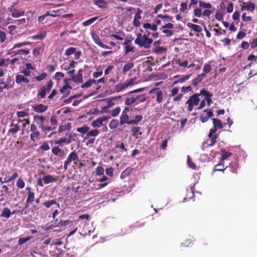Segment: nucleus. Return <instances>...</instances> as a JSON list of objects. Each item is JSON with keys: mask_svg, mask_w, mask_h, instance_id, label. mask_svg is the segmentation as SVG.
I'll list each match as a JSON object with an SVG mask.
<instances>
[{"mask_svg": "<svg viewBox=\"0 0 257 257\" xmlns=\"http://www.w3.org/2000/svg\"><path fill=\"white\" fill-rule=\"evenodd\" d=\"M146 100V98L144 94H132L129 92L125 98L124 104L127 106L132 105H136L138 104L140 102H144Z\"/></svg>", "mask_w": 257, "mask_h": 257, "instance_id": "nucleus-1", "label": "nucleus"}, {"mask_svg": "<svg viewBox=\"0 0 257 257\" xmlns=\"http://www.w3.org/2000/svg\"><path fill=\"white\" fill-rule=\"evenodd\" d=\"M153 41L152 39L149 38L147 35H142L139 34L137 37L135 41V44L138 45L141 47H144L146 49L150 48L151 44L153 43Z\"/></svg>", "mask_w": 257, "mask_h": 257, "instance_id": "nucleus-2", "label": "nucleus"}, {"mask_svg": "<svg viewBox=\"0 0 257 257\" xmlns=\"http://www.w3.org/2000/svg\"><path fill=\"white\" fill-rule=\"evenodd\" d=\"M128 114L121 113L120 117V124L123 125L125 123L128 124L137 125L143 119L141 115H136L134 119L130 120Z\"/></svg>", "mask_w": 257, "mask_h": 257, "instance_id": "nucleus-3", "label": "nucleus"}, {"mask_svg": "<svg viewBox=\"0 0 257 257\" xmlns=\"http://www.w3.org/2000/svg\"><path fill=\"white\" fill-rule=\"evenodd\" d=\"M79 161V158L77 153L75 151L71 152L68 155L67 159L64 162V169L65 170L68 169V166L73 162L75 165H76Z\"/></svg>", "mask_w": 257, "mask_h": 257, "instance_id": "nucleus-4", "label": "nucleus"}, {"mask_svg": "<svg viewBox=\"0 0 257 257\" xmlns=\"http://www.w3.org/2000/svg\"><path fill=\"white\" fill-rule=\"evenodd\" d=\"M34 119L36 123L40 125V127L43 132L47 133L52 131V128L48 127L45 123V121L46 119V117L43 116L36 115L34 117Z\"/></svg>", "mask_w": 257, "mask_h": 257, "instance_id": "nucleus-5", "label": "nucleus"}, {"mask_svg": "<svg viewBox=\"0 0 257 257\" xmlns=\"http://www.w3.org/2000/svg\"><path fill=\"white\" fill-rule=\"evenodd\" d=\"M199 93H195L190 96L188 100L186 101V104H188V110L192 111L193 109L194 105H197L200 101Z\"/></svg>", "mask_w": 257, "mask_h": 257, "instance_id": "nucleus-6", "label": "nucleus"}, {"mask_svg": "<svg viewBox=\"0 0 257 257\" xmlns=\"http://www.w3.org/2000/svg\"><path fill=\"white\" fill-rule=\"evenodd\" d=\"M53 85V82L52 80L48 82L47 86H43L38 93L37 96H40L41 98H44L47 92H49L52 89Z\"/></svg>", "mask_w": 257, "mask_h": 257, "instance_id": "nucleus-7", "label": "nucleus"}, {"mask_svg": "<svg viewBox=\"0 0 257 257\" xmlns=\"http://www.w3.org/2000/svg\"><path fill=\"white\" fill-rule=\"evenodd\" d=\"M133 79H129L123 83H121L115 85L114 87V90L116 92H119L124 90L125 88L130 86H132L134 84Z\"/></svg>", "mask_w": 257, "mask_h": 257, "instance_id": "nucleus-8", "label": "nucleus"}, {"mask_svg": "<svg viewBox=\"0 0 257 257\" xmlns=\"http://www.w3.org/2000/svg\"><path fill=\"white\" fill-rule=\"evenodd\" d=\"M109 118V117L107 116H102L101 117H99L96 119L92 121L91 124L92 126L94 128L99 127L103 125V122L104 121H107Z\"/></svg>", "mask_w": 257, "mask_h": 257, "instance_id": "nucleus-9", "label": "nucleus"}, {"mask_svg": "<svg viewBox=\"0 0 257 257\" xmlns=\"http://www.w3.org/2000/svg\"><path fill=\"white\" fill-rule=\"evenodd\" d=\"M9 11L12 14L13 18H17L23 16L25 15V12L24 11H19L13 7H10L8 9Z\"/></svg>", "mask_w": 257, "mask_h": 257, "instance_id": "nucleus-10", "label": "nucleus"}, {"mask_svg": "<svg viewBox=\"0 0 257 257\" xmlns=\"http://www.w3.org/2000/svg\"><path fill=\"white\" fill-rule=\"evenodd\" d=\"M240 7L241 11L246 10L253 12L255 9L254 4L250 2H242V5Z\"/></svg>", "mask_w": 257, "mask_h": 257, "instance_id": "nucleus-11", "label": "nucleus"}, {"mask_svg": "<svg viewBox=\"0 0 257 257\" xmlns=\"http://www.w3.org/2000/svg\"><path fill=\"white\" fill-rule=\"evenodd\" d=\"M33 110L37 113H43L46 111L48 109L47 105H44L42 104H36L32 105Z\"/></svg>", "mask_w": 257, "mask_h": 257, "instance_id": "nucleus-12", "label": "nucleus"}, {"mask_svg": "<svg viewBox=\"0 0 257 257\" xmlns=\"http://www.w3.org/2000/svg\"><path fill=\"white\" fill-rule=\"evenodd\" d=\"M150 93H156V101L158 103H161L163 101V92L161 90H159V88H154L150 91Z\"/></svg>", "mask_w": 257, "mask_h": 257, "instance_id": "nucleus-13", "label": "nucleus"}, {"mask_svg": "<svg viewBox=\"0 0 257 257\" xmlns=\"http://www.w3.org/2000/svg\"><path fill=\"white\" fill-rule=\"evenodd\" d=\"M208 137L210 140L207 141L206 142H204L202 145L203 148L205 147V144H207V147H208L209 146H213L216 143V139L217 138V136L216 135H208Z\"/></svg>", "mask_w": 257, "mask_h": 257, "instance_id": "nucleus-14", "label": "nucleus"}, {"mask_svg": "<svg viewBox=\"0 0 257 257\" xmlns=\"http://www.w3.org/2000/svg\"><path fill=\"white\" fill-rule=\"evenodd\" d=\"M99 134V131L97 128H94L88 131V133L84 138V140L89 139L90 137H97Z\"/></svg>", "mask_w": 257, "mask_h": 257, "instance_id": "nucleus-15", "label": "nucleus"}, {"mask_svg": "<svg viewBox=\"0 0 257 257\" xmlns=\"http://www.w3.org/2000/svg\"><path fill=\"white\" fill-rule=\"evenodd\" d=\"M12 54V56L18 55L19 56H22L23 55L26 56L30 53L29 50H23L20 49L17 51H12L10 53Z\"/></svg>", "mask_w": 257, "mask_h": 257, "instance_id": "nucleus-16", "label": "nucleus"}, {"mask_svg": "<svg viewBox=\"0 0 257 257\" xmlns=\"http://www.w3.org/2000/svg\"><path fill=\"white\" fill-rule=\"evenodd\" d=\"M26 189L28 191V195L27 199V203H32L35 199V193L31 190L30 187H27Z\"/></svg>", "mask_w": 257, "mask_h": 257, "instance_id": "nucleus-17", "label": "nucleus"}, {"mask_svg": "<svg viewBox=\"0 0 257 257\" xmlns=\"http://www.w3.org/2000/svg\"><path fill=\"white\" fill-rule=\"evenodd\" d=\"M187 26L189 28L191 29L192 30L197 33H200L202 31V28L200 26L191 23H188L187 24Z\"/></svg>", "mask_w": 257, "mask_h": 257, "instance_id": "nucleus-18", "label": "nucleus"}, {"mask_svg": "<svg viewBox=\"0 0 257 257\" xmlns=\"http://www.w3.org/2000/svg\"><path fill=\"white\" fill-rule=\"evenodd\" d=\"M29 82V79L22 75L19 74L16 76V82L18 84H20L22 82L28 83Z\"/></svg>", "mask_w": 257, "mask_h": 257, "instance_id": "nucleus-19", "label": "nucleus"}, {"mask_svg": "<svg viewBox=\"0 0 257 257\" xmlns=\"http://www.w3.org/2000/svg\"><path fill=\"white\" fill-rule=\"evenodd\" d=\"M42 180L45 184H48L51 182H54L57 181V179L50 175H47L43 176Z\"/></svg>", "mask_w": 257, "mask_h": 257, "instance_id": "nucleus-20", "label": "nucleus"}, {"mask_svg": "<svg viewBox=\"0 0 257 257\" xmlns=\"http://www.w3.org/2000/svg\"><path fill=\"white\" fill-rule=\"evenodd\" d=\"M9 80L5 81L4 78L0 79V93L3 92L4 89H9Z\"/></svg>", "mask_w": 257, "mask_h": 257, "instance_id": "nucleus-21", "label": "nucleus"}, {"mask_svg": "<svg viewBox=\"0 0 257 257\" xmlns=\"http://www.w3.org/2000/svg\"><path fill=\"white\" fill-rule=\"evenodd\" d=\"M206 77L204 73L199 74L197 77L192 80V84L194 86H197L202 80Z\"/></svg>", "mask_w": 257, "mask_h": 257, "instance_id": "nucleus-22", "label": "nucleus"}, {"mask_svg": "<svg viewBox=\"0 0 257 257\" xmlns=\"http://www.w3.org/2000/svg\"><path fill=\"white\" fill-rule=\"evenodd\" d=\"M204 112H207V116H201L200 117V120L202 123L206 122L208 121L209 118L211 117H212L213 115V112L211 111V109L207 110L205 109L204 110Z\"/></svg>", "mask_w": 257, "mask_h": 257, "instance_id": "nucleus-23", "label": "nucleus"}, {"mask_svg": "<svg viewBox=\"0 0 257 257\" xmlns=\"http://www.w3.org/2000/svg\"><path fill=\"white\" fill-rule=\"evenodd\" d=\"M50 122L51 125H53V126H49L51 128H52V131L56 129L58 124V121L57 116L55 115H52L51 116Z\"/></svg>", "mask_w": 257, "mask_h": 257, "instance_id": "nucleus-24", "label": "nucleus"}, {"mask_svg": "<svg viewBox=\"0 0 257 257\" xmlns=\"http://www.w3.org/2000/svg\"><path fill=\"white\" fill-rule=\"evenodd\" d=\"M70 89L71 87L68 84H66L61 89L60 92L64 95V96H67L70 94Z\"/></svg>", "mask_w": 257, "mask_h": 257, "instance_id": "nucleus-25", "label": "nucleus"}, {"mask_svg": "<svg viewBox=\"0 0 257 257\" xmlns=\"http://www.w3.org/2000/svg\"><path fill=\"white\" fill-rule=\"evenodd\" d=\"M20 130V127L18 124H15L12 123L11 124V128L9 130V133L11 134L12 135L16 134Z\"/></svg>", "mask_w": 257, "mask_h": 257, "instance_id": "nucleus-26", "label": "nucleus"}, {"mask_svg": "<svg viewBox=\"0 0 257 257\" xmlns=\"http://www.w3.org/2000/svg\"><path fill=\"white\" fill-rule=\"evenodd\" d=\"M11 215L12 213L10 209L8 208H4L2 211V213L1 214V216L2 217L9 218L11 217Z\"/></svg>", "mask_w": 257, "mask_h": 257, "instance_id": "nucleus-27", "label": "nucleus"}, {"mask_svg": "<svg viewBox=\"0 0 257 257\" xmlns=\"http://www.w3.org/2000/svg\"><path fill=\"white\" fill-rule=\"evenodd\" d=\"M52 153L57 156H62L63 152L58 146H54L52 149Z\"/></svg>", "mask_w": 257, "mask_h": 257, "instance_id": "nucleus-28", "label": "nucleus"}, {"mask_svg": "<svg viewBox=\"0 0 257 257\" xmlns=\"http://www.w3.org/2000/svg\"><path fill=\"white\" fill-rule=\"evenodd\" d=\"M95 5L101 9H105L107 8V3L104 0H97L95 2Z\"/></svg>", "mask_w": 257, "mask_h": 257, "instance_id": "nucleus-29", "label": "nucleus"}, {"mask_svg": "<svg viewBox=\"0 0 257 257\" xmlns=\"http://www.w3.org/2000/svg\"><path fill=\"white\" fill-rule=\"evenodd\" d=\"M47 33L45 31L41 32L37 35L33 36L32 38L33 40H42L46 36Z\"/></svg>", "mask_w": 257, "mask_h": 257, "instance_id": "nucleus-30", "label": "nucleus"}, {"mask_svg": "<svg viewBox=\"0 0 257 257\" xmlns=\"http://www.w3.org/2000/svg\"><path fill=\"white\" fill-rule=\"evenodd\" d=\"M91 34L94 43L99 46L102 42H101L98 36L94 32H92Z\"/></svg>", "mask_w": 257, "mask_h": 257, "instance_id": "nucleus-31", "label": "nucleus"}, {"mask_svg": "<svg viewBox=\"0 0 257 257\" xmlns=\"http://www.w3.org/2000/svg\"><path fill=\"white\" fill-rule=\"evenodd\" d=\"M72 80L75 82L82 83L83 81V75L81 74H78L76 75H72Z\"/></svg>", "mask_w": 257, "mask_h": 257, "instance_id": "nucleus-32", "label": "nucleus"}, {"mask_svg": "<svg viewBox=\"0 0 257 257\" xmlns=\"http://www.w3.org/2000/svg\"><path fill=\"white\" fill-rule=\"evenodd\" d=\"M89 130V128L88 126L84 125L80 127H78L76 129L77 132L80 133L82 134H87L88 131Z\"/></svg>", "mask_w": 257, "mask_h": 257, "instance_id": "nucleus-33", "label": "nucleus"}, {"mask_svg": "<svg viewBox=\"0 0 257 257\" xmlns=\"http://www.w3.org/2000/svg\"><path fill=\"white\" fill-rule=\"evenodd\" d=\"M98 17H97V16L91 18L89 19V20L83 22L82 25L84 27L88 26L90 25L91 24H92V23H93L95 21H96L98 19Z\"/></svg>", "mask_w": 257, "mask_h": 257, "instance_id": "nucleus-34", "label": "nucleus"}, {"mask_svg": "<svg viewBox=\"0 0 257 257\" xmlns=\"http://www.w3.org/2000/svg\"><path fill=\"white\" fill-rule=\"evenodd\" d=\"M213 126L215 127H217L219 129L223 128V126L220 119L217 118H213Z\"/></svg>", "mask_w": 257, "mask_h": 257, "instance_id": "nucleus-35", "label": "nucleus"}, {"mask_svg": "<svg viewBox=\"0 0 257 257\" xmlns=\"http://www.w3.org/2000/svg\"><path fill=\"white\" fill-rule=\"evenodd\" d=\"M119 121L117 119H112L109 123V127L111 130L115 129L117 127Z\"/></svg>", "mask_w": 257, "mask_h": 257, "instance_id": "nucleus-36", "label": "nucleus"}, {"mask_svg": "<svg viewBox=\"0 0 257 257\" xmlns=\"http://www.w3.org/2000/svg\"><path fill=\"white\" fill-rule=\"evenodd\" d=\"M143 27L145 29H151L153 31H156L157 30V25H151V24L148 23H145L143 25Z\"/></svg>", "mask_w": 257, "mask_h": 257, "instance_id": "nucleus-37", "label": "nucleus"}, {"mask_svg": "<svg viewBox=\"0 0 257 257\" xmlns=\"http://www.w3.org/2000/svg\"><path fill=\"white\" fill-rule=\"evenodd\" d=\"M43 205L45 206L47 208H49L52 205L56 204L58 208L60 207V205L59 203H57V202L55 200H51V201L45 202L43 203Z\"/></svg>", "mask_w": 257, "mask_h": 257, "instance_id": "nucleus-38", "label": "nucleus"}, {"mask_svg": "<svg viewBox=\"0 0 257 257\" xmlns=\"http://www.w3.org/2000/svg\"><path fill=\"white\" fill-rule=\"evenodd\" d=\"M134 66V64L133 62H128L125 64L123 67V73H126L132 69Z\"/></svg>", "mask_w": 257, "mask_h": 257, "instance_id": "nucleus-39", "label": "nucleus"}, {"mask_svg": "<svg viewBox=\"0 0 257 257\" xmlns=\"http://www.w3.org/2000/svg\"><path fill=\"white\" fill-rule=\"evenodd\" d=\"M232 154L230 152H226L224 150H222V157L221 162H223L225 160H226L228 157L231 156Z\"/></svg>", "mask_w": 257, "mask_h": 257, "instance_id": "nucleus-40", "label": "nucleus"}, {"mask_svg": "<svg viewBox=\"0 0 257 257\" xmlns=\"http://www.w3.org/2000/svg\"><path fill=\"white\" fill-rule=\"evenodd\" d=\"M199 7L205 9H209L211 8L212 6L210 3H205L204 2L200 1L199 2Z\"/></svg>", "mask_w": 257, "mask_h": 257, "instance_id": "nucleus-41", "label": "nucleus"}, {"mask_svg": "<svg viewBox=\"0 0 257 257\" xmlns=\"http://www.w3.org/2000/svg\"><path fill=\"white\" fill-rule=\"evenodd\" d=\"M29 44H30V43L28 42H20V43L15 44L14 45L13 48L12 49H11V52L14 51L13 50L15 49V48H20V47H23L24 46L28 45Z\"/></svg>", "mask_w": 257, "mask_h": 257, "instance_id": "nucleus-42", "label": "nucleus"}, {"mask_svg": "<svg viewBox=\"0 0 257 257\" xmlns=\"http://www.w3.org/2000/svg\"><path fill=\"white\" fill-rule=\"evenodd\" d=\"M224 164V162H222V163L221 162V163L216 165L214 166V168L213 169V172H215V171H224L227 168V166L224 169L220 168H217L218 167H219V166H221L223 167Z\"/></svg>", "mask_w": 257, "mask_h": 257, "instance_id": "nucleus-43", "label": "nucleus"}, {"mask_svg": "<svg viewBox=\"0 0 257 257\" xmlns=\"http://www.w3.org/2000/svg\"><path fill=\"white\" fill-rule=\"evenodd\" d=\"M76 49L75 48L70 47L66 50L65 54L66 56H69L72 54H74V53L76 52Z\"/></svg>", "mask_w": 257, "mask_h": 257, "instance_id": "nucleus-44", "label": "nucleus"}, {"mask_svg": "<svg viewBox=\"0 0 257 257\" xmlns=\"http://www.w3.org/2000/svg\"><path fill=\"white\" fill-rule=\"evenodd\" d=\"M17 186L20 189H23L25 187V183L23 179L20 178L17 182Z\"/></svg>", "mask_w": 257, "mask_h": 257, "instance_id": "nucleus-45", "label": "nucleus"}, {"mask_svg": "<svg viewBox=\"0 0 257 257\" xmlns=\"http://www.w3.org/2000/svg\"><path fill=\"white\" fill-rule=\"evenodd\" d=\"M47 76V74L46 73H42L39 76H35L34 78L37 80L38 81H41L44 80Z\"/></svg>", "mask_w": 257, "mask_h": 257, "instance_id": "nucleus-46", "label": "nucleus"}, {"mask_svg": "<svg viewBox=\"0 0 257 257\" xmlns=\"http://www.w3.org/2000/svg\"><path fill=\"white\" fill-rule=\"evenodd\" d=\"M104 171L103 168L100 166H98L96 169V175L97 176L102 175L103 174Z\"/></svg>", "mask_w": 257, "mask_h": 257, "instance_id": "nucleus-47", "label": "nucleus"}, {"mask_svg": "<svg viewBox=\"0 0 257 257\" xmlns=\"http://www.w3.org/2000/svg\"><path fill=\"white\" fill-rule=\"evenodd\" d=\"M40 136V133L39 131H37V132H33L31 135H30V138H31V140L33 141V142H35V140L36 138H38Z\"/></svg>", "mask_w": 257, "mask_h": 257, "instance_id": "nucleus-48", "label": "nucleus"}, {"mask_svg": "<svg viewBox=\"0 0 257 257\" xmlns=\"http://www.w3.org/2000/svg\"><path fill=\"white\" fill-rule=\"evenodd\" d=\"M121 111V108L120 107H117L115 108L111 112V115L113 117H115L117 116Z\"/></svg>", "mask_w": 257, "mask_h": 257, "instance_id": "nucleus-49", "label": "nucleus"}, {"mask_svg": "<svg viewBox=\"0 0 257 257\" xmlns=\"http://www.w3.org/2000/svg\"><path fill=\"white\" fill-rule=\"evenodd\" d=\"M117 98L116 97H114L111 98L110 99H109L107 102V105H106L107 107L110 108L112 106H113L114 105V100H116Z\"/></svg>", "mask_w": 257, "mask_h": 257, "instance_id": "nucleus-50", "label": "nucleus"}, {"mask_svg": "<svg viewBox=\"0 0 257 257\" xmlns=\"http://www.w3.org/2000/svg\"><path fill=\"white\" fill-rule=\"evenodd\" d=\"M211 70V66L210 64L206 63L204 64L203 70L205 73H208L210 72Z\"/></svg>", "mask_w": 257, "mask_h": 257, "instance_id": "nucleus-51", "label": "nucleus"}, {"mask_svg": "<svg viewBox=\"0 0 257 257\" xmlns=\"http://www.w3.org/2000/svg\"><path fill=\"white\" fill-rule=\"evenodd\" d=\"M6 34L5 32L0 30V43H3L6 40Z\"/></svg>", "mask_w": 257, "mask_h": 257, "instance_id": "nucleus-52", "label": "nucleus"}, {"mask_svg": "<svg viewBox=\"0 0 257 257\" xmlns=\"http://www.w3.org/2000/svg\"><path fill=\"white\" fill-rule=\"evenodd\" d=\"M199 94H200V95L201 94L204 95L206 97H211L212 96V94L210 93L204 89H202Z\"/></svg>", "mask_w": 257, "mask_h": 257, "instance_id": "nucleus-53", "label": "nucleus"}, {"mask_svg": "<svg viewBox=\"0 0 257 257\" xmlns=\"http://www.w3.org/2000/svg\"><path fill=\"white\" fill-rule=\"evenodd\" d=\"M40 148L43 151H48L50 149L48 143L47 142L43 143L40 146Z\"/></svg>", "mask_w": 257, "mask_h": 257, "instance_id": "nucleus-54", "label": "nucleus"}, {"mask_svg": "<svg viewBox=\"0 0 257 257\" xmlns=\"http://www.w3.org/2000/svg\"><path fill=\"white\" fill-rule=\"evenodd\" d=\"M242 20L244 22H250L252 20L250 16H246V13H244L241 16Z\"/></svg>", "mask_w": 257, "mask_h": 257, "instance_id": "nucleus-55", "label": "nucleus"}, {"mask_svg": "<svg viewBox=\"0 0 257 257\" xmlns=\"http://www.w3.org/2000/svg\"><path fill=\"white\" fill-rule=\"evenodd\" d=\"M9 61H10V59H2L0 61V66H7L9 63H10Z\"/></svg>", "mask_w": 257, "mask_h": 257, "instance_id": "nucleus-56", "label": "nucleus"}, {"mask_svg": "<svg viewBox=\"0 0 257 257\" xmlns=\"http://www.w3.org/2000/svg\"><path fill=\"white\" fill-rule=\"evenodd\" d=\"M18 177V174L17 173H14L8 179H7V181L8 182H10Z\"/></svg>", "mask_w": 257, "mask_h": 257, "instance_id": "nucleus-57", "label": "nucleus"}, {"mask_svg": "<svg viewBox=\"0 0 257 257\" xmlns=\"http://www.w3.org/2000/svg\"><path fill=\"white\" fill-rule=\"evenodd\" d=\"M9 62L10 64L13 65H15L16 64L17 65H20L21 64L19 58H15L12 60H10V61H9Z\"/></svg>", "mask_w": 257, "mask_h": 257, "instance_id": "nucleus-58", "label": "nucleus"}, {"mask_svg": "<svg viewBox=\"0 0 257 257\" xmlns=\"http://www.w3.org/2000/svg\"><path fill=\"white\" fill-rule=\"evenodd\" d=\"M194 16L197 17H200L202 14L201 10L199 8H197L194 10Z\"/></svg>", "mask_w": 257, "mask_h": 257, "instance_id": "nucleus-59", "label": "nucleus"}, {"mask_svg": "<svg viewBox=\"0 0 257 257\" xmlns=\"http://www.w3.org/2000/svg\"><path fill=\"white\" fill-rule=\"evenodd\" d=\"M30 239V237H27L25 238H20L18 240L19 245H22Z\"/></svg>", "mask_w": 257, "mask_h": 257, "instance_id": "nucleus-60", "label": "nucleus"}, {"mask_svg": "<svg viewBox=\"0 0 257 257\" xmlns=\"http://www.w3.org/2000/svg\"><path fill=\"white\" fill-rule=\"evenodd\" d=\"M106 174L110 177L113 175V169L112 167L107 168L105 169Z\"/></svg>", "mask_w": 257, "mask_h": 257, "instance_id": "nucleus-61", "label": "nucleus"}, {"mask_svg": "<svg viewBox=\"0 0 257 257\" xmlns=\"http://www.w3.org/2000/svg\"><path fill=\"white\" fill-rule=\"evenodd\" d=\"M188 164L189 166L191 168L193 169H196V165L192 162L191 159L189 158L188 156V159H187Z\"/></svg>", "mask_w": 257, "mask_h": 257, "instance_id": "nucleus-62", "label": "nucleus"}, {"mask_svg": "<svg viewBox=\"0 0 257 257\" xmlns=\"http://www.w3.org/2000/svg\"><path fill=\"white\" fill-rule=\"evenodd\" d=\"M140 130H141V129H140V127H134L132 130V132H133V136H134V137L137 136L138 135V133H139Z\"/></svg>", "mask_w": 257, "mask_h": 257, "instance_id": "nucleus-63", "label": "nucleus"}, {"mask_svg": "<svg viewBox=\"0 0 257 257\" xmlns=\"http://www.w3.org/2000/svg\"><path fill=\"white\" fill-rule=\"evenodd\" d=\"M187 9V4L186 3H182L180 4V11L185 12Z\"/></svg>", "mask_w": 257, "mask_h": 257, "instance_id": "nucleus-64", "label": "nucleus"}]
</instances>
